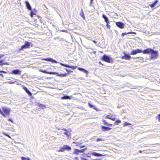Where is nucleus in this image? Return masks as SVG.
<instances>
[{
  "instance_id": "obj_1",
  "label": "nucleus",
  "mask_w": 160,
  "mask_h": 160,
  "mask_svg": "<svg viewBox=\"0 0 160 160\" xmlns=\"http://www.w3.org/2000/svg\"><path fill=\"white\" fill-rule=\"evenodd\" d=\"M143 54H150L151 55L150 59V60L157 59L158 55V51L154 50L151 48H148L144 50Z\"/></svg>"
},
{
  "instance_id": "obj_2",
  "label": "nucleus",
  "mask_w": 160,
  "mask_h": 160,
  "mask_svg": "<svg viewBox=\"0 0 160 160\" xmlns=\"http://www.w3.org/2000/svg\"><path fill=\"white\" fill-rule=\"evenodd\" d=\"M2 108L3 112L0 108V114L4 117H6L7 115H9L11 111L10 108L6 107H2Z\"/></svg>"
},
{
  "instance_id": "obj_3",
  "label": "nucleus",
  "mask_w": 160,
  "mask_h": 160,
  "mask_svg": "<svg viewBox=\"0 0 160 160\" xmlns=\"http://www.w3.org/2000/svg\"><path fill=\"white\" fill-rule=\"evenodd\" d=\"M102 60L108 63L112 62L113 60L109 56L104 54L102 58Z\"/></svg>"
},
{
  "instance_id": "obj_4",
  "label": "nucleus",
  "mask_w": 160,
  "mask_h": 160,
  "mask_svg": "<svg viewBox=\"0 0 160 160\" xmlns=\"http://www.w3.org/2000/svg\"><path fill=\"white\" fill-rule=\"evenodd\" d=\"M71 149L70 147L68 145H64L62 147H60V149L57 150L58 152H64L65 150H70Z\"/></svg>"
},
{
  "instance_id": "obj_5",
  "label": "nucleus",
  "mask_w": 160,
  "mask_h": 160,
  "mask_svg": "<svg viewBox=\"0 0 160 160\" xmlns=\"http://www.w3.org/2000/svg\"><path fill=\"white\" fill-rule=\"evenodd\" d=\"M31 43V42H29L28 41H25L24 44L21 46L20 50H22L24 49L29 48Z\"/></svg>"
},
{
  "instance_id": "obj_6",
  "label": "nucleus",
  "mask_w": 160,
  "mask_h": 160,
  "mask_svg": "<svg viewBox=\"0 0 160 160\" xmlns=\"http://www.w3.org/2000/svg\"><path fill=\"white\" fill-rule=\"evenodd\" d=\"M144 51V50H142L141 49H137L135 50H133L131 52L130 54L134 55H136L138 53H140L141 52H142L143 53V52Z\"/></svg>"
},
{
  "instance_id": "obj_7",
  "label": "nucleus",
  "mask_w": 160,
  "mask_h": 160,
  "mask_svg": "<svg viewBox=\"0 0 160 160\" xmlns=\"http://www.w3.org/2000/svg\"><path fill=\"white\" fill-rule=\"evenodd\" d=\"M4 56V54H0V66H2L4 65H9V63L7 62H3L5 60V59L4 58L3 59H1Z\"/></svg>"
},
{
  "instance_id": "obj_8",
  "label": "nucleus",
  "mask_w": 160,
  "mask_h": 160,
  "mask_svg": "<svg viewBox=\"0 0 160 160\" xmlns=\"http://www.w3.org/2000/svg\"><path fill=\"white\" fill-rule=\"evenodd\" d=\"M116 24L117 26L121 29H122L124 27V24L121 22H116Z\"/></svg>"
},
{
  "instance_id": "obj_9",
  "label": "nucleus",
  "mask_w": 160,
  "mask_h": 160,
  "mask_svg": "<svg viewBox=\"0 0 160 160\" xmlns=\"http://www.w3.org/2000/svg\"><path fill=\"white\" fill-rule=\"evenodd\" d=\"M44 60L50 62H52L55 63H59V62H58L57 61H56L55 60L53 59L52 58H45V59H44Z\"/></svg>"
},
{
  "instance_id": "obj_10",
  "label": "nucleus",
  "mask_w": 160,
  "mask_h": 160,
  "mask_svg": "<svg viewBox=\"0 0 160 160\" xmlns=\"http://www.w3.org/2000/svg\"><path fill=\"white\" fill-rule=\"evenodd\" d=\"M101 130L102 132H103L110 130L112 129L111 128H110L109 127L105 126H101Z\"/></svg>"
},
{
  "instance_id": "obj_11",
  "label": "nucleus",
  "mask_w": 160,
  "mask_h": 160,
  "mask_svg": "<svg viewBox=\"0 0 160 160\" xmlns=\"http://www.w3.org/2000/svg\"><path fill=\"white\" fill-rule=\"evenodd\" d=\"M131 58L129 54L124 53V56L122 57V58L126 60H130Z\"/></svg>"
},
{
  "instance_id": "obj_12",
  "label": "nucleus",
  "mask_w": 160,
  "mask_h": 160,
  "mask_svg": "<svg viewBox=\"0 0 160 160\" xmlns=\"http://www.w3.org/2000/svg\"><path fill=\"white\" fill-rule=\"evenodd\" d=\"M22 88L27 93L29 96H32V93L24 85L22 86Z\"/></svg>"
},
{
  "instance_id": "obj_13",
  "label": "nucleus",
  "mask_w": 160,
  "mask_h": 160,
  "mask_svg": "<svg viewBox=\"0 0 160 160\" xmlns=\"http://www.w3.org/2000/svg\"><path fill=\"white\" fill-rule=\"evenodd\" d=\"M21 72V71H20V70L16 69L12 70V72H11V73L15 74L20 75Z\"/></svg>"
},
{
  "instance_id": "obj_14",
  "label": "nucleus",
  "mask_w": 160,
  "mask_h": 160,
  "mask_svg": "<svg viewBox=\"0 0 160 160\" xmlns=\"http://www.w3.org/2000/svg\"><path fill=\"white\" fill-rule=\"evenodd\" d=\"M54 74L56 75L57 76H59V77H66V76H67V75H68V73L60 74L58 72H54Z\"/></svg>"
},
{
  "instance_id": "obj_15",
  "label": "nucleus",
  "mask_w": 160,
  "mask_h": 160,
  "mask_svg": "<svg viewBox=\"0 0 160 160\" xmlns=\"http://www.w3.org/2000/svg\"><path fill=\"white\" fill-rule=\"evenodd\" d=\"M91 154L92 155L98 157H101V156H103V155L102 154L100 153H98L96 152H93V151H91Z\"/></svg>"
},
{
  "instance_id": "obj_16",
  "label": "nucleus",
  "mask_w": 160,
  "mask_h": 160,
  "mask_svg": "<svg viewBox=\"0 0 160 160\" xmlns=\"http://www.w3.org/2000/svg\"><path fill=\"white\" fill-rule=\"evenodd\" d=\"M106 118L110 119L113 121L115 120V118L112 115H108L106 117Z\"/></svg>"
},
{
  "instance_id": "obj_17",
  "label": "nucleus",
  "mask_w": 160,
  "mask_h": 160,
  "mask_svg": "<svg viewBox=\"0 0 160 160\" xmlns=\"http://www.w3.org/2000/svg\"><path fill=\"white\" fill-rule=\"evenodd\" d=\"M102 18L104 19V21L106 23H108V22H109L108 18V17L106 16L105 14H103L102 15Z\"/></svg>"
},
{
  "instance_id": "obj_18",
  "label": "nucleus",
  "mask_w": 160,
  "mask_h": 160,
  "mask_svg": "<svg viewBox=\"0 0 160 160\" xmlns=\"http://www.w3.org/2000/svg\"><path fill=\"white\" fill-rule=\"evenodd\" d=\"M25 4L27 9L30 10H31L32 8L29 2L28 1H26L25 2Z\"/></svg>"
},
{
  "instance_id": "obj_19",
  "label": "nucleus",
  "mask_w": 160,
  "mask_h": 160,
  "mask_svg": "<svg viewBox=\"0 0 160 160\" xmlns=\"http://www.w3.org/2000/svg\"><path fill=\"white\" fill-rule=\"evenodd\" d=\"M71 99L70 97L68 95H65L61 97L62 99Z\"/></svg>"
},
{
  "instance_id": "obj_20",
  "label": "nucleus",
  "mask_w": 160,
  "mask_h": 160,
  "mask_svg": "<svg viewBox=\"0 0 160 160\" xmlns=\"http://www.w3.org/2000/svg\"><path fill=\"white\" fill-rule=\"evenodd\" d=\"M40 71L41 72L45 73H47V74H54V72H48L45 70H40Z\"/></svg>"
},
{
  "instance_id": "obj_21",
  "label": "nucleus",
  "mask_w": 160,
  "mask_h": 160,
  "mask_svg": "<svg viewBox=\"0 0 160 160\" xmlns=\"http://www.w3.org/2000/svg\"><path fill=\"white\" fill-rule=\"evenodd\" d=\"M78 69L80 71L84 72V73H86L87 74H88V71H87L86 69H84V68H78Z\"/></svg>"
},
{
  "instance_id": "obj_22",
  "label": "nucleus",
  "mask_w": 160,
  "mask_h": 160,
  "mask_svg": "<svg viewBox=\"0 0 160 160\" xmlns=\"http://www.w3.org/2000/svg\"><path fill=\"white\" fill-rule=\"evenodd\" d=\"M158 2V0H155L154 2L152 4H150L149 6L151 8H153L154 7L156 4Z\"/></svg>"
},
{
  "instance_id": "obj_23",
  "label": "nucleus",
  "mask_w": 160,
  "mask_h": 160,
  "mask_svg": "<svg viewBox=\"0 0 160 160\" xmlns=\"http://www.w3.org/2000/svg\"><path fill=\"white\" fill-rule=\"evenodd\" d=\"M80 15L84 19H85V17H84V12L83 11L82 9L81 10Z\"/></svg>"
},
{
  "instance_id": "obj_24",
  "label": "nucleus",
  "mask_w": 160,
  "mask_h": 160,
  "mask_svg": "<svg viewBox=\"0 0 160 160\" xmlns=\"http://www.w3.org/2000/svg\"><path fill=\"white\" fill-rule=\"evenodd\" d=\"M79 153V149H75L73 152V154L75 155H78Z\"/></svg>"
},
{
  "instance_id": "obj_25",
  "label": "nucleus",
  "mask_w": 160,
  "mask_h": 160,
  "mask_svg": "<svg viewBox=\"0 0 160 160\" xmlns=\"http://www.w3.org/2000/svg\"><path fill=\"white\" fill-rule=\"evenodd\" d=\"M136 59H138V61H141L142 62H143L144 61V58L141 57H137Z\"/></svg>"
},
{
  "instance_id": "obj_26",
  "label": "nucleus",
  "mask_w": 160,
  "mask_h": 160,
  "mask_svg": "<svg viewBox=\"0 0 160 160\" xmlns=\"http://www.w3.org/2000/svg\"><path fill=\"white\" fill-rule=\"evenodd\" d=\"M103 122H104V125L108 126H112V125L111 124L108 123L105 120H103Z\"/></svg>"
},
{
  "instance_id": "obj_27",
  "label": "nucleus",
  "mask_w": 160,
  "mask_h": 160,
  "mask_svg": "<svg viewBox=\"0 0 160 160\" xmlns=\"http://www.w3.org/2000/svg\"><path fill=\"white\" fill-rule=\"evenodd\" d=\"M37 105L38 107H41L42 108H43L44 107H45V106L39 103H37Z\"/></svg>"
},
{
  "instance_id": "obj_28",
  "label": "nucleus",
  "mask_w": 160,
  "mask_h": 160,
  "mask_svg": "<svg viewBox=\"0 0 160 160\" xmlns=\"http://www.w3.org/2000/svg\"><path fill=\"white\" fill-rule=\"evenodd\" d=\"M132 33V32H125V33H122V37H123L125 35L129 34H131Z\"/></svg>"
},
{
  "instance_id": "obj_29",
  "label": "nucleus",
  "mask_w": 160,
  "mask_h": 160,
  "mask_svg": "<svg viewBox=\"0 0 160 160\" xmlns=\"http://www.w3.org/2000/svg\"><path fill=\"white\" fill-rule=\"evenodd\" d=\"M87 149V148H85L83 149H82L81 150H79V152L80 153H83Z\"/></svg>"
},
{
  "instance_id": "obj_30",
  "label": "nucleus",
  "mask_w": 160,
  "mask_h": 160,
  "mask_svg": "<svg viewBox=\"0 0 160 160\" xmlns=\"http://www.w3.org/2000/svg\"><path fill=\"white\" fill-rule=\"evenodd\" d=\"M73 143H75L76 146H78L80 144H81L82 143L81 142H73Z\"/></svg>"
},
{
  "instance_id": "obj_31",
  "label": "nucleus",
  "mask_w": 160,
  "mask_h": 160,
  "mask_svg": "<svg viewBox=\"0 0 160 160\" xmlns=\"http://www.w3.org/2000/svg\"><path fill=\"white\" fill-rule=\"evenodd\" d=\"M131 124L127 122H125L123 124V126L124 127H125L126 126H128V125H130Z\"/></svg>"
},
{
  "instance_id": "obj_32",
  "label": "nucleus",
  "mask_w": 160,
  "mask_h": 160,
  "mask_svg": "<svg viewBox=\"0 0 160 160\" xmlns=\"http://www.w3.org/2000/svg\"><path fill=\"white\" fill-rule=\"evenodd\" d=\"M21 159L22 160H31L29 158H26L23 157L21 158Z\"/></svg>"
},
{
  "instance_id": "obj_33",
  "label": "nucleus",
  "mask_w": 160,
  "mask_h": 160,
  "mask_svg": "<svg viewBox=\"0 0 160 160\" xmlns=\"http://www.w3.org/2000/svg\"><path fill=\"white\" fill-rule=\"evenodd\" d=\"M92 154L91 153V152H90V153H88L87 154H86L85 155L88 157L90 158L91 157V155Z\"/></svg>"
},
{
  "instance_id": "obj_34",
  "label": "nucleus",
  "mask_w": 160,
  "mask_h": 160,
  "mask_svg": "<svg viewBox=\"0 0 160 160\" xmlns=\"http://www.w3.org/2000/svg\"><path fill=\"white\" fill-rule=\"evenodd\" d=\"M121 120H117L115 121V124H118L119 123H121Z\"/></svg>"
},
{
  "instance_id": "obj_35",
  "label": "nucleus",
  "mask_w": 160,
  "mask_h": 160,
  "mask_svg": "<svg viewBox=\"0 0 160 160\" xmlns=\"http://www.w3.org/2000/svg\"><path fill=\"white\" fill-rule=\"evenodd\" d=\"M77 67V66H70L69 68H71L72 69L74 70L75 69H76Z\"/></svg>"
},
{
  "instance_id": "obj_36",
  "label": "nucleus",
  "mask_w": 160,
  "mask_h": 160,
  "mask_svg": "<svg viewBox=\"0 0 160 160\" xmlns=\"http://www.w3.org/2000/svg\"><path fill=\"white\" fill-rule=\"evenodd\" d=\"M2 133H3V135H4L6 136H8V137H9V138H11V137H10V136H9V135H8V134H7L5 132H2Z\"/></svg>"
},
{
  "instance_id": "obj_37",
  "label": "nucleus",
  "mask_w": 160,
  "mask_h": 160,
  "mask_svg": "<svg viewBox=\"0 0 160 160\" xmlns=\"http://www.w3.org/2000/svg\"><path fill=\"white\" fill-rule=\"evenodd\" d=\"M106 23V26L107 27L109 28V29H110V27H111V26L110 25H109V22H108V23Z\"/></svg>"
},
{
  "instance_id": "obj_38",
  "label": "nucleus",
  "mask_w": 160,
  "mask_h": 160,
  "mask_svg": "<svg viewBox=\"0 0 160 160\" xmlns=\"http://www.w3.org/2000/svg\"><path fill=\"white\" fill-rule=\"evenodd\" d=\"M65 70L68 72L69 73L72 72H73L72 71H71V70H68L67 69H65Z\"/></svg>"
},
{
  "instance_id": "obj_39",
  "label": "nucleus",
  "mask_w": 160,
  "mask_h": 160,
  "mask_svg": "<svg viewBox=\"0 0 160 160\" xmlns=\"http://www.w3.org/2000/svg\"><path fill=\"white\" fill-rule=\"evenodd\" d=\"M88 104L89 106L91 108H92L94 107V106L90 103H88Z\"/></svg>"
},
{
  "instance_id": "obj_40",
  "label": "nucleus",
  "mask_w": 160,
  "mask_h": 160,
  "mask_svg": "<svg viewBox=\"0 0 160 160\" xmlns=\"http://www.w3.org/2000/svg\"><path fill=\"white\" fill-rule=\"evenodd\" d=\"M15 82H16V81L15 82H11V81H8V83L12 84H14Z\"/></svg>"
},
{
  "instance_id": "obj_41",
  "label": "nucleus",
  "mask_w": 160,
  "mask_h": 160,
  "mask_svg": "<svg viewBox=\"0 0 160 160\" xmlns=\"http://www.w3.org/2000/svg\"><path fill=\"white\" fill-rule=\"evenodd\" d=\"M34 14V13L32 12H31L30 15L32 17H33Z\"/></svg>"
},
{
  "instance_id": "obj_42",
  "label": "nucleus",
  "mask_w": 160,
  "mask_h": 160,
  "mask_svg": "<svg viewBox=\"0 0 160 160\" xmlns=\"http://www.w3.org/2000/svg\"><path fill=\"white\" fill-rule=\"evenodd\" d=\"M64 67H65L66 68H69L70 65H68V64H64Z\"/></svg>"
},
{
  "instance_id": "obj_43",
  "label": "nucleus",
  "mask_w": 160,
  "mask_h": 160,
  "mask_svg": "<svg viewBox=\"0 0 160 160\" xmlns=\"http://www.w3.org/2000/svg\"><path fill=\"white\" fill-rule=\"evenodd\" d=\"M102 138H98L97 139V142H98V141H102Z\"/></svg>"
},
{
  "instance_id": "obj_44",
  "label": "nucleus",
  "mask_w": 160,
  "mask_h": 160,
  "mask_svg": "<svg viewBox=\"0 0 160 160\" xmlns=\"http://www.w3.org/2000/svg\"><path fill=\"white\" fill-rule=\"evenodd\" d=\"M8 120L9 121H10L12 123H13V121L12 119L9 118L8 119Z\"/></svg>"
},
{
  "instance_id": "obj_45",
  "label": "nucleus",
  "mask_w": 160,
  "mask_h": 160,
  "mask_svg": "<svg viewBox=\"0 0 160 160\" xmlns=\"http://www.w3.org/2000/svg\"><path fill=\"white\" fill-rule=\"evenodd\" d=\"M61 32H68L66 30H61Z\"/></svg>"
},
{
  "instance_id": "obj_46",
  "label": "nucleus",
  "mask_w": 160,
  "mask_h": 160,
  "mask_svg": "<svg viewBox=\"0 0 160 160\" xmlns=\"http://www.w3.org/2000/svg\"><path fill=\"white\" fill-rule=\"evenodd\" d=\"M79 146L80 148H82L85 147V146H84V145H81V146Z\"/></svg>"
},
{
  "instance_id": "obj_47",
  "label": "nucleus",
  "mask_w": 160,
  "mask_h": 160,
  "mask_svg": "<svg viewBox=\"0 0 160 160\" xmlns=\"http://www.w3.org/2000/svg\"><path fill=\"white\" fill-rule=\"evenodd\" d=\"M64 134L66 136H68V133L67 132H64Z\"/></svg>"
},
{
  "instance_id": "obj_48",
  "label": "nucleus",
  "mask_w": 160,
  "mask_h": 160,
  "mask_svg": "<svg viewBox=\"0 0 160 160\" xmlns=\"http://www.w3.org/2000/svg\"><path fill=\"white\" fill-rule=\"evenodd\" d=\"M81 158L82 160H88L87 159L84 158Z\"/></svg>"
},
{
  "instance_id": "obj_49",
  "label": "nucleus",
  "mask_w": 160,
  "mask_h": 160,
  "mask_svg": "<svg viewBox=\"0 0 160 160\" xmlns=\"http://www.w3.org/2000/svg\"><path fill=\"white\" fill-rule=\"evenodd\" d=\"M115 15L116 16V17H114V18H117V17H118V14L117 13H115Z\"/></svg>"
},
{
  "instance_id": "obj_50",
  "label": "nucleus",
  "mask_w": 160,
  "mask_h": 160,
  "mask_svg": "<svg viewBox=\"0 0 160 160\" xmlns=\"http://www.w3.org/2000/svg\"><path fill=\"white\" fill-rule=\"evenodd\" d=\"M158 120L160 121V114L158 115Z\"/></svg>"
},
{
  "instance_id": "obj_51",
  "label": "nucleus",
  "mask_w": 160,
  "mask_h": 160,
  "mask_svg": "<svg viewBox=\"0 0 160 160\" xmlns=\"http://www.w3.org/2000/svg\"><path fill=\"white\" fill-rule=\"evenodd\" d=\"M62 130L65 131L66 132L67 131V130L65 128H62Z\"/></svg>"
},
{
  "instance_id": "obj_52",
  "label": "nucleus",
  "mask_w": 160,
  "mask_h": 160,
  "mask_svg": "<svg viewBox=\"0 0 160 160\" xmlns=\"http://www.w3.org/2000/svg\"><path fill=\"white\" fill-rule=\"evenodd\" d=\"M93 42L95 43L96 44H97V42L95 41V40H93Z\"/></svg>"
},
{
  "instance_id": "obj_53",
  "label": "nucleus",
  "mask_w": 160,
  "mask_h": 160,
  "mask_svg": "<svg viewBox=\"0 0 160 160\" xmlns=\"http://www.w3.org/2000/svg\"><path fill=\"white\" fill-rule=\"evenodd\" d=\"M60 64L62 65V66H64V64H63L62 63H60Z\"/></svg>"
},
{
  "instance_id": "obj_54",
  "label": "nucleus",
  "mask_w": 160,
  "mask_h": 160,
  "mask_svg": "<svg viewBox=\"0 0 160 160\" xmlns=\"http://www.w3.org/2000/svg\"><path fill=\"white\" fill-rule=\"evenodd\" d=\"M93 0H90V6L91 5V4L92 3V2Z\"/></svg>"
},
{
  "instance_id": "obj_55",
  "label": "nucleus",
  "mask_w": 160,
  "mask_h": 160,
  "mask_svg": "<svg viewBox=\"0 0 160 160\" xmlns=\"http://www.w3.org/2000/svg\"><path fill=\"white\" fill-rule=\"evenodd\" d=\"M0 76H2V78L3 77V75L1 74H0Z\"/></svg>"
},
{
  "instance_id": "obj_56",
  "label": "nucleus",
  "mask_w": 160,
  "mask_h": 160,
  "mask_svg": "<svg viewBox=\"0 0 160 160\" xmlns=\"http://www.w3.org/2000/svg\"><path fill=\"white\" fill-rule=\"evenodd\" d=\"M3 71H0V72L1 73H3Z\"/></svg>"
},
{
  "instance_id": "obj_57",
  "label": "nucleus",
  "mask_w": 160,
  "mask_h": 160,
  "mask_svg": "<svg viewBox=\"0 0 160 160\" xmlns=\"http://www.w3.org/2000/svg\"><path fill=\"white\" fill-rule=\"evenodd\" d=\"M7 73V72H5L4 71H3V73Z\"/></svg>"
},
{
  "instance_id": "obj_58",
  "label": "nucleus",
  "mask_w": 160,
  "mask_h": 160,
  "mask_svg": "<svg viewBox=\"0 0 160 160\" xmlns=\"http://www.w3.org/2000/svg\"><path fill=\"white\" fill-rule=\"evenodd\" d=\"M142 151L141 150H140L139 151V152L140 153H141L142 152Z\"/></svg>"
},
{
  "instance_id": "obj_59",
  "label": "nucleus",
  "mask_w": 160,
  "mask_h": 160,
  "mask_svg": "<svg viewBox=\"0 0 160 160\" xmlns=\"http://www.w3.org/2000/svg\"><path fill=\"white\" fill-rule=\"evenodd\" d=\"M99 64H102V65H103V64H102L101 63V62H99Z\"/></svg>"
},
{
  "instance_id": "obj_60",
  "label": "nucleus",
  "mask_w": 160,
  "mask_h": 160,
  "mask_svg": "<svg viewBox=\"0 0 160 160\" xmlns=\"http://www.w3.org/2000/svg\"><path fill=\"white\" fill-rule=\"evenodd\" d=\"M99 160V159H94L93 160Z\"/></svg>"
}]
</instances>
